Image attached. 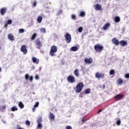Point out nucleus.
I'll return each instance as SVG.
<instances>
[{
	"label": "nucleus",
	"instance_id": "25",
	"mask_svg": "<svg viewBox=\"0 0 129 129\" xmlns=\"http://www.w3.org/2000/svg\"><path fill=\"white\" fill-rule=\"evenodd\" d=\"M18 110V107L17 106H14L11 108V111H16Z\"/></svg>",
	"mask_w": 129,
	"mask_h": 129
},
{
	"label": "nucleus",
	"instance_id": "22",
	"mask_svg": "<svg viewBox=\"0 0 129 129\" xmlns=\"http://www.w3.org/2000/svg\"><path fill=\"white\" fill-rule=\"evenodd\" d=\"M114 21L115 23H119V22H120V18L118 16H116L115 17Z\"/></svg>",
	"mask_w": 129,
	"mask_h": 129
},
{
	"label": "nucleus",
	"instance_id": "3",
	"mask_svg": "<svg viewBox=\"0 0 129 129\" xmlns=\"http://www.w3.org/2000/svg\"><path fill=\"white\" fill-rule=\"evenodd\" d=\"M64 38L66 39V42L67 44H69L71 43L72 38H71V35H70V34L68 33H66V35H64Z\"/></svg>",
	"mask_w": 129,
	"mask_h": 129
},
{
	"label": "nucleus",
	"instance_id": "10",
	"mask_svg": "<svg viewBox=\"0 0 129 129\" xmlns=\"http://www.w3.org/2000/svg\"><path fill=\"white\" fill-rule=\"evenodd\" d=\"M123 97V95L121 94H118L114 97V98L116 100H120L121 98Z\"/></svg>",
	"mask_w": 129,
	"mask_h": 129
},
{
	"label": "nucleus",
	"instance_id": "56",
	"mask_svg": "<svg viewBox=\"0 0 129 129\" xmlns=\"http://www.w3.org/2000/svg\"><path fill=\"white\" fill-rule=\"evenodd\" d=\"M41 69H42L41 68H39V70H40V71H41Z\"/></svg>",
	"mask_w": 129,
	"mask_h": 129
},
{
	"label": "nucleus",
	"instance_id": "7",
	"mask_svg": "<svg viewBox=\"0 0 129 129\" xmlns=\"http://www.w3.org/2000/svg\"><path fill=\"white\" fill-rule=\"evenodd\" d=\"M35 45L37 47V49H40L41 47H42V42L40 41V40H35Z\"/></svg>",
	"mask_w": 129,
	"mask_h": 129
},
{
	"label": "nucleus",
	"instance_id": "23",
	"mask_svg": "<svg viewBox=\"0 0 129 129\" xmlns=\"http://www.w3.org/2000/svg\"><path fill=\"white\" fill-rule=\"evenodd\" d=\"M6 108H7V106L5 105L3 106H0V111H1L2 112H4V110H5Z\"/></svg>",
	"mask_w": 129,
	"mask_h": 129
},
{
	"label": "nucleus",
	"instance_id": "45",
	"mask_svg": "<svg viewBox=\"0 0 129 129\" xmlns=\"http://www.w3.org/2000/svg\"><path fill=\"white\" fill-rule=\"evenodd\" d=\"M125 78H127V79L129 78V74H126L125 75Z\"/></svg>",
	"mask_w": 129,
	"mask_h": 129
},
{
	"label": "nucleus",
	"instance_id": "57",
	"mask_svg": "<svg viewBox=\"0 0 129 129\" xmlns=\"http://www.w3.org/2000/svg\"><path fill=\"white\" fill-rule=\"evenodd\" d=\"M48 101H50V99L48 98Z\"/></svg>",
	"mask_w": 129,
	"mask_h": 129
},
{
	"label": "nucleus",
	"instance_id": "39",
	"mask_svg": "<svg viewBox=\"0 0 129 129\" xmlns=\"http://www.w3.org/2000/svg\"><path fill=\"white\" fill-rule=\"evenodd\" d=\"M19 31L20 33H23L24 32H25V30L23 28L19 29Z\"/></svg>",
	"mask_w": 129,
	"mask_h": 129
},
{
	"label": "nucleus",
	"instance_id": "51",
	"mask_svg": "<svg viewBox=\"0 0 129 129\" xmlns=\"http://www.w3.org/2000/svg\"><path fill=\"white\" fill-rule=\"evenodd\" d=\"M36 110V107H33V108H32V111L33 112H35V111Z\"/></svg>",
	"mask_w": 129,
	"mask_h": 129
},
{
	"label": "nucleus",
	"instance_id": "40",
	"mask_svg": "<svg viewBox=\"0 0 129 129\" xmlns=\"http://www.w3.org/2000/svg\"><path fill=\"white\" fill-rule=\"evenodd\" d=\"M42 124H41V123H39L38 124V125H37L38 128L41 129V128H42Z\"/></svg>",
	"mask_w": 129,
	"mask_h": 129
},
{
	"label": "nucleus",
	"instance_id": "18",
	"mask_svg": "<svg viewBox=\"0 0 129 129\" xmlns=\"http://www.w3.org/2000/svg\"><path fill=\"white\" fill-rule=\"evenodd\" d=\"M74 74L77 77H79V71L78 69H76L74 71Z\"/></svg>",
	"mask_w": 129,
	"mask_h": 129
},
{
	"label": "nucleus",
	"instance_id": "58",
	"mask_svg": "<svg viewBox=\"0 0 129 129\" xmlns=\"http://www.w3.org/2000/svg\"><path fill=\"white\" fill-rule=\"evenodd\" d=\"M116 1H119V0H116Z\"/></svg>",
	"mask_w": 129,
	"mask_h": 129
},
{
	"label": "nucleus",
	"instance_id": "55",
	"mask_svg": "<svg viewBox=\"0 0 129 129\" xmlns=\"http://www.w3.org/2000/svg\"><path fill=\"white\" fill-rule=\"evenodd\" d=\"M0 72H2V68L0 67Z\"/></svg>",
	"mask_w": 129,
	"mask_h": 129
},
{
	"label": "nucleus",
	"instance_id": "8",
	"mask_svg": "<svg viewBox=\"0 0 129 129\" xmlns=\"http://www.w3.org/2000/svg\"><path fill=\"white\" fill-rule=\"evenodd\" d=\"M8 9L7 8H3L0 9V14L1 16H5L6 13H7Z\"/></svg>",
	"mask_w": 129,
	"mask_h": 129
},
{
	"label": "nucleus",
	"instance_id": "16",
	"mask_svg": "<svg viewBox=\"0 0 129 129\" xmlns=\"http://www.w3.org/2000/svg\"><path fill=\"white\" fill-rule=\"evenodd\" d=\"M110 26V23H108L104 25L103 26V30H108Z\"/></svg>",
	"mask_w": 129,
	"mask_h": 129
},
{
	"label": "nucleus",
	"instance_id": "47",
	"mask_svg": "<svg viewBox=\"0 0 129 129\" xmlns=\"http://www.w3.org/2000/svg\"><path fill=\"white\" fill-rule=\"evenodd\" d=\"M36 6H37V2H36V1H35V2H34V3L33 4V7H36Z\"/></svg>",
	"mask_w": 129,
	"mask_h": 129
},
{
	"label": "nucleus",
	"instance_id": "2",
	"mask_svg": "<svg viewBox=\"0 0 129 129\" xmlns=\"http://www.w3.org/2000/svg\"><path fill=\"white\" fill-rule=\"evenodd\" d=\"M57 51H58V48H57V46L53 45L50 48L49 54L50 55V56H51V57H53L55 56V53H56Z\"/></svg>",
	"mask_w": 129,
	"mask_h": 129
},
{
	"label": "nucleus",
	"instance_id": "20",
	"mask_svg": "<svg viewBox=\"0 0 129 129\" xmlns=\"http://www.w3.org/2000/svg\"><path fill=\"white\" fill-rule=\"evenodd\" d=\"M71 50L73 52H76V51L78 50V47L77 46H73L71 48Z\"/></svg>",
	"mask_w": 129,
	"mask_h": 129
},
{
	"label": "nucleus",
	"instance_id": "32",
	"mask_svg": "<svg viewBox=\"0 0 129 129\" xmlns=\"http://www.w3.org/2000/svg\"><path fill=\"white\" fill-rule=\"evenodd\" d=\"M80 17H84L85 16V12L82 11L80 14Z\"/></svg>",
	"mask_w": 129,
	"mask_h": 129
},
{
	"label": "nucleus",
	"instance_id": "26",
	"mask_svg": "<svg viewBox=\"0 0 129 129\" xmlns=\"http://www.w3.org/2000/svg\"><path fill=\"white\" fill-rule=\"evenodd\" d=\"M50 115L49 116V117L50 118V119H54V118H55V116L54 114L52 113H50Z\"/></svg>",
	"mask_w": 129,
	"mask_h": 129
},
{
	"label": "nucleus",
	"instance_id": "48",
	"mask_svg": "<svg viewBox=\"0 0 129 129\" xmlns=\"http://www.w3.org/2000/svg\"><path fill=\"white\" fill-rule=\"evenodd\" d=\"M81 71L84 72V68L82 66H81Z\"/></svg>",
	"mask_w": 129,
	"mask_h": 129
},
{
	"label": "nucleus",
	"instance_id": "37",
	"mask_svg": "<svg viewBox=\"0 0 129 129\" xmlns=\"http://www.w3.org/2000/svg\"><path fill=\"white\" fill-rule=\"evenodd\" d=\"M62 13H63L62 10H59V11L57 13V16H60L61 14H62Z\"/></svg>",
	"mask_w": 129,
	"mask_h": 129
},
{
	"label": "nucleus",
	"instance_id": "52",
	"mask_svg": "<svg viewBox=\"0 0 129 129\" xmlns=\"http://www.w3.org/2000/svg\"><path fill=\"white\" fill-rule=\"evenodd\" d=\"M8 23L5 24V28H6V29H7L8 28Z\"/></svg>",
	"mask_w": 129,
	"mask_h": 129
},
{
	"label": "nucleus",
	"instance_id": "12",
	"mask_svg": "<svg viewBox=\"0 0 129 129\" xmlns=\"http://www.w3.org/2000/svg\"><path fill=\"white\" fill-rule=\"evenodd\" d=\"M112 42L113 44H114L115 45H116V46H118L119 45V41L116 39V38H114L112 39Z\"/></svg>",
	"mask_w": 129,
	"mask_h": 129
},
{
	"label": "nucleus",
	"instance_id": "24",
	"mask_svg": "<svg viewBox=\"0 0 129 129\" xmlns=\"http://www.w3.org/2000/svg\"><path fill=\"white\" fill-rule=\"evenodd\" d=\"M18 105H19L20 108H21V109L24 108V107L25 106L24 105V104L22 102H19Z\"/></svg>",
	"mask_w": 129,
	"mask_h": 129
},
{
	"label": "nucleus",
	"instance_id": "27",
	"mask_svg": "<svg viewBox=\"0 0 129 129\" xmlns=\"http://www.w3.org/2000/svg\"><path fill=\"white\" fill-rule=\"evenodd\" d=\"M36 37H37V34L34 33L31 37V40H35V39H36Z\"/></svg>",
	"mask_w": 129,
	"mask_h": 129
},
{
	"label": "nucleus",
	"instance_id": "21",
	"mask_svg": "<svg viewBox=\"0 0 129 129\" xmlns=\"http://www.w3.org/2000/svg\"><path fill=\"white\" fill-rule=\"evenodd\" d=\"M42 20L43 18L42 17V16H39L37 19V23H39V24H40V23H42Z\"/></svg>",
	"mask_w": 129,
	"mask_h": 129
},
{
	"label": "nucleus",
	"instance_id": "46",
	"mask_svg": "<svg viewBox=\"0 0 129 129\" xmlns=\"http://www.w3.org/2000/svg\"><path fill=\"white\" fill-rule=\"evenodd\" d=\"M102 111V109H99L98 112H97V114L100 113V112H101Z\"/></svg>",
	"mask_w": 129,
	"mask_h": 129
},
{
	"label": "nucleus",
	"instance_id": "15",
	"mask_svg": "<svg viewBox=\"0 0 129 129\" xmlns=\"http://www.w3.org/2000/svg\"><path fill=\"white\" fill-rule=\"evenodd\" d=\"M32 61L33 63H35V64H39L40 60H39V59L37 58L36 57H33L32 58Z\"/></svg>",
	"mask_w": 129,
	"mask_h": 129
},
{
	"label": "nucleus",
	"instance_id": "35",
	"mask_svg": "<svg viewBox=\"0 0 129 129\" xmlns=\"http://www.w3.org/2000/svg\"><path fill=\"white\" fill-rule=\"evenodd\" d=\"M109 74L110 75H113L114 74V70H111L109 72Z\"/></svg>",
	"mask_w": 129,
	"mask_h": 129
},
{
	"label": "nucleus",
	"instance_id": "36",
	"mask_svg": "<svg viewBox=\"0 0 129 129\" xmlns=\"http://www.w3.org/2000/svg\"><path fill=\"white\" fill-rule=\"evenodd\" d=\"M39 102H37L35 103V105L33 106V107L37 108L39 106Z\"/></svg>",
	"mask_w": 129,
	"mask_h": 129
},
{
	"label": "nucleus",
	"instance_id": "29",
	"mask_svg": "<svg viewBox=\"0 0 129 129\" xmlns=\"http://www.w3.org/2000/svg\"><path fill=\"white\" fill-rule=\"evenodd\" d=\"M90 93V89H87L85 91V94H89Z\"/></svg>",
	"mask_w": 129,
	"mask_h": 129
},
{
	"label": "nucleus",
	"instance_id": "43",
	"mask_svg": "<svg viewBox=\"0 0 129 129\" xmlns=\"http://www.w3.org/2000/svg\"><path fill=\"white\" fill-rule=\"evenodd\" d=\"M42 121V117L39 118L38 120H37V122L38 123H41V122Z\"/></svg>",
	"mask_w": 129,
	"mask_h": 129
},
{
	"label": "nucleus",
	"instance_id": "9",
	"mask_svg": "<svg viewBox=\"0 0 129 129\" xmlns=\"http://www.w3.org/2000/svg\"><path fill=\"white\" fill-rule=\"evenodd\" d=\"M95 77L96 78H104V74L96 73L95 74Z\"/></svg>",
	"mask_w": 129,
	"mask_h": 129
},
{
	"label": "nucleus",
	"instance_id": "6",
	"mask_svg": "<svg viewBox=\"0 0 129 129\" xmlns=\"http://www.w3.org/2000/svg\"><path fill=\"white\" fill-rule=\"evenodd\" d=\"M67 80L69 83H74L75 82V77L73 76H69L67 78Z\"/></svg>",
	"mask_w": 129,
	"mask_h": 129
},
{
	"label": "nucleus",
	"instance_id": "38",
	"mask_svg": "<svg viewBox=\"0 0 129 129\" xmlns=\"http://www.w3.org/2000/svg\"><path fill=\"white\" fill-rule=\"evenodd\" d=\"M12 23H13V21H12L11 19L8 20V21H7V24H8V25H11V24H12Z\"/></svg>",
	"mask_w": 129,
	"mask_h": 129
},
{
	"label": "nucleus",
	"instance_id": "44",
	"mask_svg": "<svg viewBox=\"0 0 129 129\" xmlns=\"http://www.w3.org/2000/svg\"><path fill=\"white\" fill-rule=\"evenodd\" d=\"M35 78L36 80H38V79H39V78H40V77L39 76V75H35Z\"/></svg>",
	"mask_w": 129,
	"mask_h": 129
},
{
	"label": "nucleus",
	"instance_id": "4",
	"mask_svg": "<svg viewBox=\"0 0 129 129\" xmlns=\"http://www.w3.org/2000/svg\"><path fill=\"white\" fill-rule=\"evenodd\" d=\"M94 49L96 52H101L102 49H103V46L97 44L94 46Z\"/></svg>",
	"mask_w": 129,
	"mask_h": 129
},
{
	"label": "nucleus",
	"instance_id": "14",
	"mask_svg": "<svg viewBox=\"0 0 129 129\" xmlns=\"http://www.w3.org/2000/svg\"><path fill=\"white\" fill-rule=\"evenodd\" d=\"M8 37L9 40H10L12 42H13V41H15V36H14V35L12 34H8Z\"/></svg>",
	"mask_w": 129,
	"mask_h": 129
},
{
	"label": "nucleus",
	"instance_id": "42",
	"mask_svg": "<svg viewBox=\"0 0 129 129\" xmlns=\"http://www.w3.org/2000/svg\"><path fill=\"white\" fill-rule=\"evenodd\" d=\"M33 79H34V77H33V76H31L30 77H29V81H30V82H32Z\"/></svg>",
	"mask_w": 129,
	"mask_h": 129
},
{
	"label": "nucleus",
	"instance_id": "34",
	"mask_svg": "<svg viewBox=\"0 0 129 129\" xmlns=\"http://www.w3.org/2000/svg\"><path fill=\"white\" fill-rule=\"evenodd\" d=\"M116 123L117 125H120V123H121V122L119 119H118L116 121Z\"/></svg>",
	"mask_w": 129,
	"mask_h": 129
},
{
	"label": "nucleus",
	"instance_id": "30",
	"mask_svg": "<svg viewBox=\"0 0 129 129\" xmlns=\"http://www.w3.org/2000/svg\"><path fill=\"white\" fill-rule=\"evenodd\" d=\"M78 31L79 33H81L83 31V28L82 27H80L78 28Z\"/></svg>",
	"mask_w": 129,
	"mask_h": 129
},
{
	"label": "nucleus",
	"instance_id": "53",
	"mask_svg": "<svg viewBox=\"0 0 129 129\" xmlns=\"http://www.w3.org/2000/svg\"><path fill=\"white\" fill-rule=\"evenodd\" d=\"M82 122H83V123L85 122V120L84 118L82 119Z\"/></svg>",
	"mask_w": 129,
	"mask_h": 129
},
{
	"label": "nucleus",
	"instance_id": "50",
	"mask_svg": "<svg viewBox=\"0 0 129 129\" xmlns=\"http://www.w3.org/2000/svg\"><path fill=\"white\" fill-rule=\"evenodd\" d=\"M2 122H3V123H5V124H7V122L6 121V120L2 119Z\"/></svg>",
	"mask_w": 129,
	"mask_h": 129
},
{
	"label": "nucleus",
	"instance_id": "33",
	"mask_svg": "<svg viewBox=\"0 0 129 129\" xmlns=\"http://www.w3.org/2000/svg\"><path fill=\"white\" fill-rule=\"evenodd\" d=\"M30 78V76L29 75V74H27L25 75V79L26 80H28V79H29Z\"/></svg>",
	"mask_w": 129,
	"mask_h": 129
},
{
	"label": "nucleus",
	"instance_id": "13",
	"mask_svg": "<svg viewBox=\"0 0 129 129\" xmlns=\"http://www.w3.org/2000/svg\"><path fill=\"white\" fill-rule=\"evenodd\" d=\"M119 44L122 47H124L125 46H127V41H125V40H121L119 42Z\"/></svg>",
	"mask_w": 129,
	"mask_h": 129
},
{
	"label": "nucleus",
	"instance_id": "28",
	"mask_svg": "<svg viewBox=\"0 0 129 129\" xmlns=\"http://www.w3.org/2000/svg\"><path fill=\"white\" fill-rule=\"evenodd\" d=\"M40 32L43 34L46 33V29L45 28H42L40 29Z\"/></svg>",
	"mask_w": 129,
	"mask_h": 129
},
{
	"label": "nucleus",
	"instance_id": "59",
	"mask_svg": "<svg viewBox=\"0 0 129 129\" xmlns=\"http://www.w3.org/2000/svg\"><path fill=\"white\" fill-rule=\"evenodd\" d=\"M1 47H0V50H1Z\"/></svg>",
	"mask_w": 129,
	"mask_h": 129
},
{
	"label": "nucleus",
	"instance_id": "49",
	"mask_svg": "<svg viewBox=\"0 0 129 129\" xmlns=\"http://www.w3.org/2000/svg\"><path fill=\"white\" fill-rule=\"evenodd\" d=\"M66 129H72V127L71 126H67Z\"/></svg>",
	"mask_w": 129,
	"mask_h": 129
},
{
	"label": "nucleus",
	"instance_id": "17",
	"mask_svg": "<svg viewBox=\"0 0 129 129\" xmlns=\"http://www.w3.org/2000/svg\"><path fill=\"white\" fill-rule=\"evenodd\" d=\"M95 9L97 11H100V10H101V5L99 4H97L95 6Z\"/></svg>",
	"mask_w": 129,
	"mask_h": 129
},
{
	"label": "nucleus",
	"instance_id": "54",
	"mask_svg": "<svg viewBox=\"0 0 129 129\" xmlns=\"http://www.w3.org/2000/svg\"><path fill=\"white\" fill-rule=\"evenodd\" d=\"M103 89H104V88H105V86L103 85Z\"/></svg>",
	"mask_w": 129,
	"mask_h": 129
},
{
	"label": "nucleus",
	"instance_id": "11",
	"mask_svg": "<svg viewBox=\"0 0 129 129\" xmlns=\"http://www.w3.org/2000/svg\"><path fill=\"white\" fill-rule=\"evenodd\" d=\"M84 61L86 64H91L92 62H93V59H92V58L90 57L88 58H85L84 60Z\"/></svg>",
	"mask_w": 129,
	"mask_h": 129
},
{
	"label": "nucleus",
	"instance_id": "5",
	"mask_svg": "<svg viewBox=\"0 0 129 129\" xmlns=\"http://www.w3.org/2000/svg\"><path fill=\"white\" fill-rule=\"evenodd\" d=\"M21 51L22 52L24 55H26L28 53V49H27V46L26 45H22L21 47Z\"/></svg>",
	"mask_w": 129,
	"mask_h": 129
},
{
	"label": "nucleus",
	"instance_id": "31",
	"mask_svg": "<svg viewBox=\"0 0 129 129\" xmlns=\"http://www.w3.org/2000/svg\"><path fill=\"white\" fill-rule=\"evenodd\" d=\"M71 18L72 20L75 21V20H76V15L75 14H72Z\"/></svg>",
	"mask_w": 129,
	"mask_h": 129
},
{
	"label": "nucleus",
	"instance_id": "19",
	"mask_svg": "<svg viewBox=\"0 0 129 129\" xmlns=\"http://www.w3.org/2000/svg\"><path fill=\"white\" fill-rule=\"evenodd\" d=\"M123 83V81L121 79H119L117 81V84L118 85H121Z\"/></svg>",
	"mask_w": 129,
	"mask_h": 129
},
{
	"label": "nucleus",
	"instance_id": "41",
	"mask_svg": "<svg viewBox=\"0 0 129 129\" xmlns=\"http://www.w3.org/2000/svg\"><path fill=\"white\" fill-rule=\"evenodd\" d=\"M25 123L27 125H30V124H31V122H30L29 120H26Z\"/></svg>",
	"mask_w": 129,
	"mask_h": 129
},
{
	"label": "nucleus",
	"instance_id": "1",
	"mask_svg": "<svg viewBox=\"0 0 129 129\" xmlns=\"http://www.w3.org/2000/svg\"><path fill=\"white\" fill-rule=\"evenodd\" d=\"M84 87V84L83 83H79L76 87V92L77 93H80L82 91V89Z\"/></svg>",
	"mask_w": 129,
	"mask_h": 129
}]
</instances>
